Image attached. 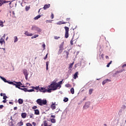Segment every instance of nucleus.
Wrapping results in <instances>:
<instances>
[{
  "instance_id": "nucleus-1",
  "label": "nucleus",
  "mask_w": 126,
  "mask_h": 126,
  "mask_svg": "<svg viewBox=\"0 0 126 126\" xmlns=\"http://www.w3.org/2000/svg\"><path fill=\"white\" fill-rule=\"evenodd\" d=\"M59 88V86L58 85V83L57 82L54 81L52 82L50 85L47 87L48 89V93H51L52 92V90L55 91L57 90Z\"/></svg>"
},
{
  "instance_id": "nucleus-2",
  "label": "nucleus",
  "mask_w": 126,
  "mask_h": 126,
  "mask_svg": "<svg viewBox=\"0 0 126 126\" xmlns=\"http://www.w3.org/2000/svg\"><path fill=\"white\" fill-rule=\"evenodd\" d=\"M12 85H14V86H15L17 88H18L19 89H20V86H21V87H25L24 86H22V83H21V82H14L13 83Z\"/></svg>"
},
{
  "instance_id": "nucleus-3",
  "label": "nucleus",
  "mask_w": 126,
  "mask_h": 126,
  "mask_svg": "<svg viewBox=\"0 0 126 126\" xmlns=\"http://www.w3.org/2000/svg\"><path fill=\"white\" fill-rule=\"evenodd\" d=\"M23 73L25 75V77L26 79V80H28V71L26 69H24L23 70Z\"/></svg>"
},
{
  "instance_id": "nucleus-4",
  "label": "nucleus",
  "mask_w": 126,
  "mask_h": 126,
  "mask_svg": "<svg viewBox=\"0 0 126 126\" xmlns=\"http://www.w3.org/2000/svg\"><path fill=\"white\" fill-rule=\"evenodd\" d=\"M32 30H35V31H37L38 33L42 32V30L38 27H37L36 26H33L32 28Z\"/></svg>"
},
{
  "instance_id": "nucleus-5",
  "label": "nucleus",
  "mask_w": 126,
  "mask_h": 126,
  "mask_svg": "<svg viewBox=\"0 0 126 126\" xmlns=\"http://www.w3.org/2000/svg\"><path fill=\"white\" fill-rule=\"evenodd\" d=\"M64 29H65V38H67V37L69 36V35H68V31H69V28H68V27H64Z\"/></svg>"
},
{
  "instance_id": "nucleus-6",
  "label": "nucleus",
  "mask_w": 126,
  "mask_h": 126,
  "mask_svg": "<svg viewBox=\"0 0 126 126\" xmlns=\"http://www.w3.org/2000/svg\"><path fill=\"white\" fill-rule=\"evenodd\" d=\"M38 91L40 92H43V93H46V92H48V90L46 89L45 88L39 87Z\"/></svg>"
},
{
  "instance_id": "nucleus-7",
  "label": "nucleus",
  "mask_w": 126,
  "mask_h": 126,
  "mask_svg": "<svg viewBox=\"0 0 126 126\" xmlns=\"http://www.w3.org/2000/svg\"><path fill=\"white\" fill-rule=\"evenodd\" d=\"M37 104L39 105V106H42V99L38 98L36 101Z\"/></svg>"
},
{
  "instance_id": "nucleus-8",
  "label": "nucleus",
  "mask_w": 126,
  "mask_h": 126,
  "mask_svg": "<svg viewBox=\"0 0 126 126\" xmlns=\"http://www.w3.org/2000/svg\"><path fill=\"white\" fill-rule=\"evenodd\" d=\"M63 45L61 44L60 45L59 47V53L61 54V53L63 52Z\"/></svg>"
},
{
  "instance_id": "nucleus-9",
  "label": "nucleus",
  "mask_w": 126,
  "mask_h": 126,
  "mask_svg": "<svg viewBox=\"0 0 126 126\" xmlns=\"http://www.w3.org/2000/svg\"><path fill=\"white\" fill-rule=\"evenodd\" d=\"M89 106H90V102H86L84 108V109H87V108H89Z\"/></svg>"
},
{
  "instance_id": "nucleus-10",
  "label": "nucleus",
  "mask_w": 126,
  "mask_h": 126,
  "mask_svg": "<svg viewBox=\"0 0 126 126\" xmlns=\"http://www.w3.org/2000/svg\"><path fill=\"white\" fill-rule=\"evenodd\" d=\"M25 35H26V36H33V34L31 33L30 32H28V31L25 32Z\"/></svg>"
},
{
  "instance_id": "nucleus-11",
  "label": "nucleus",
  "mask_w": 126,
  "mask_h": 126,
  "mask_svg": "<svg viewBox=\"0 0 126 126\" xmlns=\"http://www.w3.org/2000/svg\"><path fill=\"white\" fill-rule=\"evenodd\" d=\"M66 23H67V22H63L62 21H60L56 23L57 25H62V24H66Z\"/></svg>"
},
{
  "instance_id": "nucleus-12",
  "label": "nucleus",
  "mask_w": 126,
  "mask_h": 126,
  "mask_svg": "<svg viewBox=\"0 0 126 126\" xmlns=\"http://www.w3.org/2000/svg\"><path fill=\"white\" fill-rule=\"evenodd\" d=\"M51 6V4H45L44 5L43 7V9L44 10H46V9H47V8H49Z\"/></svg>"
},
{
  "instance_id": "nucleus-13",
  "label": "nucleus",
  "mask_w": 126,
  "mask_h": 126,
  "mask_svg": "<svg viewBox=\"0 0 126 126\" xmlns=\"http://www.w3.org/2000/svg\"><path fill=\"white\" fill-rule=\"evenodd\" d=\"M44 105H47V100L46 99H42L41 106H43Z\"/></svg>"
},
{
  "instance_id": "nucleus-14",
  "label": "nucleus",
  "mask_w": 126,
  "mask_h": 126,
  "mask_svg": "<svg viewBox=\"0 0 126 126\" xmlns=\"http://www.w3.org/2000/svg\"><path fill=\"white\" fill-rule=\"evenodd\" d=\"M0 78H1V79L2 80H3V81H4V82H5V83H8V81L6 80V79L4 77H1V76H0Z\"/></svg>"
},
{
  "instance_id": "nucleus-15",
  "label": "nucleus",
  "mask_w": 126,
  "mask_h": 126,
  "mask_svg": "<svg viewBox=\"0 0 126 126\" xmlns=\"http://www.w3.org/2000/svg\"><path fill=\"white\" fill-rule=\"evenodd\" d=\"M27 116V114H26V113H22L21 114V117L22 118H23V119H25V118H26Z\"/></svg>"
},
{
  "instance_id": "nucleus-16",
  "label": "nucleus",
  "mask_w": 126,
  "mask_h": 126,
  "mask_svg": "<svg viewBox=\"0 0 126 126\" xmlns=\"http://www.w3.org/2000/svg\"><path fill=\"white\" fill-rule=\"evenodd\" d=\"M78 77V72H76L74 74L73 78L74 79H76Z\"/></svg>"
},
{
  "instance_id": "nucleus-17",
  "label": "nucleus",
  "mask_w": 126,
  "mask_h": 126,
  "mask_svg": "<svg viewBox=\"0 0 126 126\" xmlns=\"http://www.w3.org/2000/svg\"><path fill=\"white\" fill-rule=\"evenodd\" d=\"M34 111L35 115H40V111L38 109H34Z\"/></svg>"
},
{
  "instance_id": "nucleus-18",
  "label": "nucleus",
  "mask_w": 126,
  "mask_h": 126,
  "mask_svg": "<svg viewBox=\"0 0 126 126\" xmlns=\"http://www.w3.org/2000/svg\"><path fill=\"white\" fill-rule=\"evenodd\" d=\"M0 44H1V45H5V41H4V40H3L2 38H1L0 40Z\"/></svg>"
},
{
  "instance_id": "nucleus-19",
  "label": "nucleus",
  "mask_w": 126,
  "mask_h": 126,
  "mask_svg": "<svg viewBox=\"0 0 126 126\" xmlns=\"http://www.w3.org/2000/svg\"><path fill=\"white\" fill-rule=\"evenodd\" d=\"M61 84H63V80L60 81L59 82H58V83H57V85H58V87H59L60 88L62 87Z\"/></svg>"
},
{
  "instance_id": "nucleus-20",
  "label": "nucleus",
  "mask_w": 126,
  "mask_h": 126,
  "mask_svg": "<svg viewBox=\"0 0 126 126\" xmlns=\"http://www.w3.org/2000/svg\"><path fill=\"white\" fill-rule=\"evenodd\" d=\"M50 121L52 124H56V119L55 118L50 119Z\"/></svg>"
},
{
  "instance_id": "nucleus-21",
  "label": "nucleus",
  "mask_w": 126,
  "mask_h": 126,
  "mask_svg": "<svg viewBox=\"0 0 126 126\" xmlns=\"http://www.w3.org/2000/svg\"><path fill=\"white\" fill-rule=\"evenodd\" d=\"M51 108L52 110H55V109H56V105H55V103H53V104L51 105Z\"/></svg>"
},
{
  "instance_id": "nucleus-22",
  "label": "nucleus",
  "mask_w": 126,
  "mask_h": 126,
  "mask_svg": "<svg viewBox=\"0 0 126 126\" xmlns=\"http://www.w3.org/2000/svg\"><path fill=\"white\" fill-rule=\"evenodd\" d=\"M73 64H74V62H73L72 63L69 64L68 68L69 69H70V68H72V66H73Z\"/></svg>"
},
{
  "instance_id": "nucleus-23",
  "label": "nucleus",
  "mask_w": 126,
  "mask_h": 126,
  "mask_svg": "<svg viewBox=\"0 0 126 126\" xmlns=\"http://www.w3.org/2000/svg\"><path fill=\"white\" fill-rule=\"evenodd\" d=\"M17 126H23V122L21 121V122L18 123Z\"/></svg>"
},
{
  "instance_id": "nucleus-24",
  "label": "nucleus",
  "mask_w": 126,
  "mask_h": 126,
  "mask_svg": "<svg viewBox=\"0 0 126 126\" xmlns=\"http://www.w3.org/2000/svg\"><path fill=\"white\" fill-rule=\"evenodd\" d=\"M18 103L19 104H23V99L20 98L18 99Z\"/></svg>"
},
{
  "instance_id": "nucleus-25",
  "label": "nucleus",
  "mask_w": 126,
  "mask_h": 126,
  "mask_svg": "<svg viewBox=\"0 0 126 126\" xmlns=\"http://www.w3.org/2000/svg\"><path fill=\"white\" fill-rule=\"evenodd\" d=\"M41 15H38L36 16L34 18V20H37V19H39V18H41Z\"/></svg>"
},
{
  "instance_id": "nucleus-26",
  "label": "nucleus",
  "mask_w": 126,
  "mask_h": 126,
  "mask_svg": "<svg viewBox=\"0 0 126 126\" xmlns=\"http://www.w3.org/2000/svg\"><path fill=\"white\" fill-rule=\"evenodd\" d=\"M108 81H109V79L104 80L102 82V85H105V84H106V83H107V82H108Z\"/></svg>"
},
{
  "instance_id": "nucleus-27",
  "label": "nucleus",
  "mask_w": 126,
  "mask_h": 126,
  "mask_svg": "<svg viewBox=\"0 0 126 126\" xmlns=\"http://www.w3.org/2000/svg\"><path fill=\"white\" fill-rule=\"evenodd\" d=\"M74 41V38H73V36L72 38L71 39V40L70 41V44H71V46H72L73 45Z\"/></svg>"
},
{
  "instance_id": "nucleus-28",
  "label": "nucleus",
  "mask_w": 126,
  "mask_h": 126,
  "mask_svg": "<svg viewBox=\"0 0 126 126\" xmlns=\"http://www.w3.org/2000/svg\"><path fill=\"white\" fill-rule=\"evenodd\" d=\"M32 89H35V90H38L39 91V87H32Z\"/></svg>"
},
{
  "instance_id": "nucleus-29",
  "label": "nucleus",
  "mask_w": 126,
  "mask_h": 126,
  "mask_svg": "<svg viewBox=\"0 0 126 126\" xmlns=\"http://www.w3.org/2000/svg\"><path fill=\"white\" fill-rule=\"evenodd\" d=\"M14 43H16V42L18 41V38H17V36H14Z\"/></svg>"
},
{
  "instance_id": "nucleus-30",
  "label": "nucleus",
  "mask_w": 126,
  "mask_h": 126,
  "mask_svg": "<svg viewBox=\"0 0 126 126\" xmlns=\"http://www.w3.org/2000/svg\"><path fill=\"white\" fill-rule=\"evenodd\" d=\"M46 70H48V69H49V62H46Z\"/></svg>"
},
{
  "instance_id": "nucleus-31",
  "label": "nucleus",
  "mask_w": 126,
  "mask_h": 126,
  "mask_svg": "<svg viewBox=\"0 0 126 126\" xmlns=\"http://www.w3.org/2000/svg\"><path fill=\"white\" fill-rule=\"evenodd\" d=\"M70 93L71 94H74V89L73 88H71Z\"/></svg>"
},
{
  "instance_id": "nucleus-32",
  "label": "nucleus",
  "mask_w": 126,
  "mask_h": 126,
  "mask_svg": "<svg viewBox=\"0 0 126 126\" xmlns=\"http://www.w3.org/2000/svg\"><path fill=\"white\" fill-rule=\"evenodd\" d=\"M93 89H90V90H89V94H90V95H91L92 94V93L93 92Z\"/></svg>"
},
{
  "instance_id": "nucleus-33",
  "label": "nucleus",
  "mask_w": 126,
  "mask_h": 126,
  "mask_svg": "<svg viewBox=\"0 0 126 126\" xmlns=\"http://www.w3.org/2000/svg\"><path fill=\"white\" fill-rule=\"evenodd\" d=\"M37 37H39V35H34V36L32 37V39H35V38H37Z\"/></svg>"
},
{
  "instance_id": "nucleus-34",
  "label": "nucleus",
  "mask_w": 126,
  "mask_h": 126,
  "mask_svg": "<svg viewBox=\"0 0 126 126\" xmlns=\"http://www.w3.org/2000/svg\"><path fill=\"white\" fill-rule=\"evenodd\" d=\"M65 87H67V88H68V87H71V85L69 84H67L65 85Z\"/></svg>"
},
{
  "instance_id": "nucleus-35",
  "label": "nucleus",
  "mask_w": 126,
  "mask_h": 126,
  "mask_svg": "<svg viewBox=\"0 0 126 126\" xmlns=\"http://www.w3.org/2000/svg\"><path fill=\"white\" fill-rule=\"evenodd\" d=\"M0 26L1 27H3V22H2V21H0Z\"/></svg>"
},
{
  "instance_id": "nucleus-36",
  "label": "nucleus",
  "mask_w": 126,
  "mask_h": 126,
  "mask_svg": "<svg viewBox=\"0 0 126 126\" xmlns=\"http://www.w3.org/2000/svg\"><path fill=\"white\" fill-rule=\"evenodd\" d=\"M44 126H48V122H47V121H44Z\"/></svg>"
},
{
  "instance_id": "nucleus-37",
  "label": "nucleus",
  "mask_w": 126,
  "mask_h": 126,
  "mask_svg": "<svg viewBox=\"0 0 126 126\" xmlns=\"http://www.w3.org/2000/svg\"><path fill=\"white\" fill-rule=\"evenodd\" d=\"M68 101V98L67 97H64L63 99L64 102H67Z\"/></svg>"
},
{
  "instance_id": "nucleus-38",
  "label": "nucleus",
  "mask_w": 126,
  "mask_h": 126,
  "mask_svg": "<svg viewBox=\"0 0 126 126\" xmlns=\"http://www.w3.org/2000/svg\"><path fill=\"white\" fill-rule=\"evenodd\" d=\"M20 89H22V90H24L25 92H28V90L27 89V88H24V89L20 88Z\"/></svg>"
},
{
  "instance_id": "nucleus-39",
  "label": "nucleus",
  "mask_w": 126,
  "mask_h": 126,
  "mask_svg": "<svg viewBox=\"0 0 126 126\" xmlns=\"http://www.w3.org/2000/svg\"><path fill=\"white\" fill-rule=\"evenodd\" d=\"M112 63V61H111L110 62V63H109L107 64V65H106L107 67H109L110 66V64H111Z\"/></svg>"
},
{
  "instance_id": "nucleus-40",
  "label": "nucleus",
  "mask_w": 126,
  "mask_h": 126,
  "mask_svg": "<svg viewBox=\"0 0 126 126\" xmlns=\"http://www.w3.org/2000/svg\"><path fill=\"white\" fill-rule=\"evenodd\" d=\"M60 38H61V37H60V36H54V39L55 40H59V39H60Z\"/></svg>"
},
{
  "instance_id": "nucleus-41",
  "label": "nucleus",
  "mask_w": 126,
  "mask_h": 126,
  "mask_svg": "<svg viewBox=\"0 0 126 126\" xmlns=\"http://www.w3.org/2000/svg\"><path fill=\"white\" fill-rule=\"evenodd\" d=\"M65 54L66 55V59H67L68 58V55H69V53H68V52L66 51Z\"/></svg>"
},
{
  "instance_id": "nucleus-42",
  "label": "nucleus",
  "mask_w": 126,
  "mask_h": 126,
  "mask_svg": "<svg viewBox=\"0 0 126 126\" xmlns=\"http://www.w3.org/2000/svg\"><path fill=\"white\" fill-rule=\"evenodd\" d=\"M29 9H30V7H29V6H26V10L27 11H28V10H29Z\"/></svg>"
},
{
  "instance_id": "nucleus-43",
  "label": "nucleus",
  "mask_w": 126,
  "mask_h": 126,
  "mask_svg": "<svg viewBox=\"0 0 126 126\" xmlns=\"http://www.w3.org/2000/svg\"><path fill=\"white\" fill-rule=\"evenodd\" d=\"M33 116H34V115H33V113L30 114V117L31 119L33 118Z\"/></svg>"
},
{
  "instance_id": "nucleus-44",
  "label": "nucleus",
  "mask_w": 126,
  "mask_h": 126,
  "mask_svg": "<svg viewBox=\"0 0 126 126\" xmlns=\"http://www.w3.org/2000/svg\"><path fill=\"white\" fill-rule=\"evenodd\" d=\"M26 126H32V124H31L30 123H27V124H26Z\"/></svg>"
},
{
  "instance_id": "nucleus-45",
  "label": "nucleus",
  "mask_w": 126,
  "mask_h": 126,
  "mask_svg": "<svg viewBox=\"0 0 126 126\" xmlns=\"http://www.w3.org/2000/svg\"><path fill=\"white\" fill-rule=\"evenodd\" d=\"M34 92V89L28 90V92Z\"/></svg>"
},
{
  "instance_id": "nucleus-46",
  "label": "nucleus",
  "mask_w": 126,
  "mask_h": 126,
  "mask_svg": "<svg viewBox=\"0 0 126 126\" xmlns=\"http://www.w3.org/2000/svg\"><path fill=\"white\" fill-rule=\"evenodd\" d=\"M44 60H47L48 59V54H47L45 56V57H44Z\"/></svg>"
},
{
  "instance_id": "nucleus-47",
  "label": "nucleus",
  "mask_w": 126,
  "mask_h": 126,
  "mask_svg": "<svg viewBox=\"0 0 126 126\" xmlns=\"http://www.w3.org/2000/svg\"><path fill=\"white\" fill-rule=\"evenodd\" d=\"M32 109H33V110H36V109H37V106H34L32 107Z\"/></svg>"
},
{
  "instance_id": "nucleus-48",
  "label": "nucleus",
  "mask_w": 126,
  "mask_h": 126,
  "mask_svg": "<svg viewBox=\"0 0 126 126\" xmlns=\"http://www.w3.org/2000/svg\"><path fill=\"white\" fill-rule=\"evenodd\" d=\"M10 1L3 0V3H6L9 2Z\"/></svg>"
},
{
  "instance_id": "nucleus-49",
  "label": "nucleus",
  "mask_w": 126,
  "mask_h": 126,
  "mask_svg": "<svg viewBox=\"0 0 126 126\" xmlns=\"http://www.w3.org/2000/svg\"><path fill=\"white\" fill-rule=\"evenodd\" d=\"M66 20L67 21V22H69L70 20V18H67L66 19Z\"/></svg>"
},
{
  "instance_id": "nucleus-50",
  "label": "nucleus",
  "mask_w": 126,
  "mask_h": 126,
  "mask_svg": "<svg viewBox=\"0 0 126 126\" xmlns=\"http://www.w3.org/2000/svg\"><path fill=\"white\" fill-rule=\"evenodd\" d=\"M6 98H7V96H6V95H4L3 97V99L4 100H6Z\"/></svg>"
},
{
  "instance_id": "nucleus-51",
  "label": "nucleus",
  "mask_w": 126,
  "mask_h": 126,
  "mask_svg": "<svg viewBox=\"0 0 126 126\" xmlns=\"http://www.w3.org/2000/svg\"><path fill=\"white\" fill-rule=\"evenodd\" d=\"M56 110H57V111L55 113H56V114H58V113H59V112H60V109L57 108Z\"/></svg>"
},
{
  "instance_id": "nucleus-52",
  "label": "nucleus",
  "mask_w": 126,
  "mask_h": 126,
  "mask_svg": "<svg viewBox=\"0 0 126 126\" xmlns=\"http://www.w3.org/2000/svg\"><path fill=\"white\" fill-rule=\"evenodd\" d=\"M13 82H9V81H8V83L9 84H11L12 85L13 84Z\"/></svg>"
},
{
  "instance_id": "nucleus-53",
  "label": "nucleus",
  "mask_w": 126,
  "mask_h": 126,
  "mask_svg": "<svg viewBox=\"0 0 126 126\" xmlns=\"http://www.w3.org/2000/svg\"><path fill=\"white\" fill-rule=\"evenodd\" d=\"M42 47L44 48V50H45V48H46V45L45 44H43L42 45Z\"/></svg>"
},
{
  "instance_id": "nucleus-54",
  "label": "nucleus",
  "mask_w": 126,
  "mask_h": 126,
  "mask_svg": "<svg viewBox=\"0 0 126 126\" xmlns=\"http://www.w3.org/2000/svg\"><path fill=\"white\" fill-rule=\"evenodd\" d=\"M51 19H53L54 18V14H52L51 15Z\"/></svg>"
},
{
  "instance_id": "nucleus-55",
  "label": "nucleus",
  "mask_w": 126,
  "mask_h": 126,
  "mask_svg": "<svg viewBox=\"0 0 126 126\" xmlns=\"http://www.w3.org/2000/svg\"><path fill=\"white\" fill-rule=\"evenodd\" d=\"M101 59H102L103 60H104V54H101Z\"/></svg>"
},
{
  "instance_id": "nucleus-56",
  "label": "nucleus",
  "mask_w": 126,
  "mask_h": 126,
  "mask_svg": "<svg viewBox=\"0 0 126 126\" xmlns=\"http://www.w3.org/2000/svg\"><path fill=\"white\" fill-rule=\"evenodd\" d=\"M126 63H125V64H124L122 66V67L124 68V67H126Z\"/></svg>"
},
{
  "instance_id": "nucleus-57",
  "label": "nucleus",
  "mask_w": 126,
  "mask_h": 126,
  "mask_svg": "<svg viewBox=\"0 0 126 126\" xmlns=\"http://www.w3.org/2000/svg\"><path fill=\"white\" fill-rule=\"evenodd\" d=\"M51 118H53V119H55V118H56V116H55V115H51Z\"/></svg>"
},
{
  "instance_id": "nucleus-58",
  "label": "nucleus",
  "mask_w": 126,
  "mask_h": 126,
  "mask_svg": "<svg viewBox=\"0 0 126 126\" xmlns=\"http://www.w3.org/2000/svg\"><path fill=\"white\" fill-rule=\"evenodd\" d=\"M2 108H3V105H0V109H2Z\"/></svg>"
},
{
  "instance_id": "nucleus-59",
  "label": "nucleus",
  "mask_w": 126,
  "mask_h": 126,
  "mask_svg": "<svg viewBox=\"0 0 126 126\" xmlns=\"http://www.w3.org/2000/svg\"><path fill=\"white\" fill-rule=\"evenodd\" d=\"M32 125H33V126H36V123L32 122Z\"/></svg>"
},
{
  "instance_id": "nucleus-60",
  "label": "nucleus",
  "mask_w": 126,
  "mask_h": 126,
  "mask_svg": "<svg viewBox=\"0 0 126 126\" xmlns=\"http://www.w3.org/2000/svg\"><path fill=\"white\" fill-rule=\"evenodd\" d=\"M105 58H106V59L109 60V56H105Z\"/></svg>"
},
{
  "instance_id": "nucleus-61",
  "label": "nucleus",
  "mask_w": 126,
  "mask_h": 126,
  "mask_svg": "<svg viewBox=\"0 0 126 126\" xmlns=\"http://www.w3.org/2000/svg\"><path fill=\"white\" fill-rule=\"evenodd\" d=\"M14 110H17V107H14Z\"/></svg>"
},
{
  "instance_id": "nucleus-62",
  "label": "nucleus",
  "mask_w": 126,
  "mask_h": 126,
  "mask_svg": "<svg viewBox=\"0 0 126 126\" xmlns=\"http://www.w3.org/2000/svg\"><path fill=\"white\" fill-rule=\"evenodd\" d=\"M2 2L0 1V6H1L2 5Z\"/></svg>"
},
{
  "instance_id": "nucleus-63",
  "label": "nucleus",
  "mask_w": 126,
  "mask_h": 126,
  "mask_svg": "<svg viewBox=\"0 0 126 126\" xmlns=\"http://www.w3.org/2000/svg\"><path fill=\"white\" fill-rule=\"evenodd\" d=\"M3 103H6V101L5 100H4L2 101Z\"/></svg>"
},
{
  "instance_id": "nucleus-64",
  "label": "nucleus",
  "mask_w": 126,
  "mask_h": 126,
  "mask_svg": "<svg viewBox=\"0 0 126 126\" xmlns=\"http://www.w3.org/2000/svg\"><path fill=\"white\" fill-rule=\"evenodd\" d=\"M9 104H13V102H11V101H10V102H9Z\"/></svg>"
}]
</instances>
